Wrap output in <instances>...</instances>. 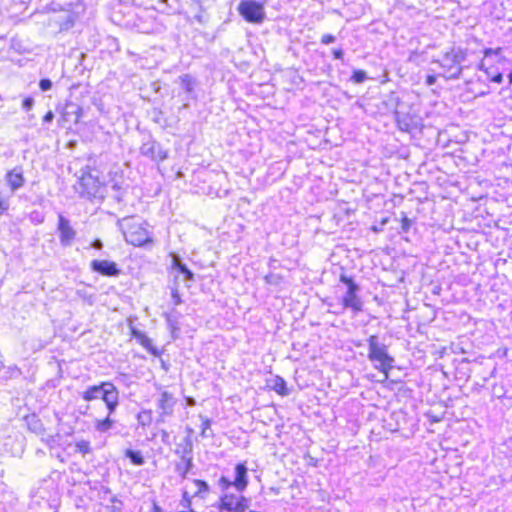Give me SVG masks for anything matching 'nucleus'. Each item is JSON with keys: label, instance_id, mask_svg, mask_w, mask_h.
Listing matches in <instances>:
<instances>
[{"label": "nucleus", "instance_id": "nucleus-41", "mask_svg": "<svg viewBox=\"0 0 512 512\" xmlns=\"http://www.w3.org/2000/svg\"><path fill=\"white\" fill-rule=\"evenodd\" d=\"M53 119H54V113H53L52 111H48V112L44 115V117H43V121H44V122H47V123L52 122V121H53Z\"/></svg>", "mask_w": 512, "mask_h": 512}, {"label": "nucleus", "instance_id": "nucleus-36", "mask_svg": "<svg viewBox=\"0 0 512 512\" xmlns=\"http://www.w3.org/2000/svg\"><path fill=\"white\" fill-rule=\"evenodd\" d=\"M335 41V37L331 34H325L321 38V43L324 45H328L330 43H333Z\"/></svg>", "mask_w": 512, "mask_h": 512}, {"label": "nucleus", "instance_id": "nucleus-33", "mask_svg": "<svg viewBox=\"0 0 512 512\" xmlns=\"http://www.w3.org/2000/svg\"><path fill=\"white\" fill-rule=\"evenodd\" d=\"M411 224H412V221L404 216L401 220V229L404 231V232H408V230L410 229L411 227Z\"/></svg>", "mask_w": 512, "mask_h": 512}, {"label": "nucleus", "instance_id": "nucleus-32", "mask_svg": "<svg viewBox=\"0 0 512 512\" xmlns=\"http://www.w3.org/2000/svg\"><path fill=\"white\" fill-rule=\"evenodd\" d=\"M39 87L42 91H48L52 88V82L50 79H41L39 82Z\"/></svg>", "mask_w": 512, "mask_h": 512}, {"label": "nucleus", "instance_id": "nucleus-3", "mask_svg": "<svg viewBox=\"0 0 512 512\" xmlns=\"http://www.w3.org/2000/svg\"><path fill=\"white\" fill-rule=\"evenodd\" d=\"M240 15L250 23H262L265 19V11L263 3L254 0H245L240 2L238 6Z\"/></svg>", "mask_w": 512, "mask_h": 512}, {"label": "nucleus", "instance_id": "nucleus-58", "mask_svg": "<svg viewBox=\"0 0 512 512\" xmlns=\"http://www.w3.org/2000/svg\"><path fill=\"white\" fill-rule=\"evenodd\" d=\"M167 435H168L167 432L163 431V437L167 438Z\"/></svg>", "mask_w": 512, "mask_h": 512}, {"label": "nucleus", "instance_id": "nucleus-12", "mask_svg": "<svg viewBox=\"0 0 512 512\" xmlns=\"http://www.w3.org/2000/svg\"><path fill=\"white\" fill-rule=\"evenodd\" d=\"M247 471L248 469L244 463H239L235 467V479L233 481V486L239 492L244 491L248 485Z\"/></svg>", "mask_w": 512, "mask_h": 512}, {"label": "nucleus", "instance_id": "nucleus-49", "mask_svg": "<svg viewBox=\"0 0 512 512\" xmlns=\"http://www.w3.org/2000/svg\"><path fill=\"white\" fill-rule=\"evenodd\" d=\"M133 335L135 336V338L140 342L142 337H145L146 335L139 331V330H133Z\"/></svg>", "mask_w": 512, "mask_h": 512}, {"label": "nucleus", "instance_id": "nucleus-2", "mask_svg": "<svg viewBox=\"0 0 512 512\" xmlns=\"http://www.w3.org/2000/svg\"><path fill=\"white\" fill-rule=\"evenodd\" d=\"M467 58V50L458 48H452L450 51L445 52L442 57L438 60V63L444 69L448 79H459L464 67L461 63Z\"/></svg>", "mask_w": 512, "mask_h": 512}, {"label": "nucleus", "instance_id": "nucleus-1", "mask_svg": "<svg viewBox=\"0 0 512 512\" xmlns=\"http://www.w3.org/2000/svg\"><path fill=\"white\" fill-rule=\"evenodd\" d=\"M368 359L375 363V368L387 375L393 368L394 358L388 354L387 346L379 341L378 336L368 338Z\"/></svg>", "mask_w": 512, "mask_h": 512}, {"label": "nucleus", "instance_id": "nucleus-45", "mask_svg": "<svg viewBox=\"0 0 512 512\" xmlns=\"http://www.w3.org/2000/svg\"><path fill=\"white\" fill-rule=\"evenodd\" d=\"M56 437H59V434H57L56 436H49L45 442L50 446L52 447L55 443H56Z\"/></svg>", "mask_w": 512, "mask_h": 512}, {"label": "nucleus", "instance_id": "nucleus-54", "mask_svg": "<svg viewBox=\"0 0 512 512\" xmlns=\"http://www.w3.org/2000/svg\"><path fill=\"white\" fill-rule=\"evenodd\" d=\"M508 78H509V83L512 84V69H511V72L508 75Z\"/></svg>", "mask_w": 512, "mask_h": 512}, {"label": "nucleus", "instance_id": "nucleus-27", "mask_svg": "<svg viewBox=\"0 0 512 512\" xmlns=\"http://www.w3.org/2000/svg\"><path fill=\"white\" fill-rule=\"evenodd\" d=\"M367 79V73L364 70H355L351 76V80L356 83H362Z\"/></svg>", "mask_w": 512, "mask_h": 512}, {"label": "nucleus", "instance_id": "nucleus-25", "mask_svg": "<svg viewBox=\"0 0 512 512\" xmlns=\"http://www.w3.org/2000/svg\"><path fill=\"white\" fill-rule=\"evenodd\" d=\"M201 420H202V425H201V433L200 435L203 437V438H209V437H212L213 436V433L212 431L210 430V427H211V420L208 419L207 417H203V416H200Z\"/></svg>", "mask_w": 512, "mask_h": 512}, {"label": "nucleus", "instance_id": "nucleus-56", "mask_svg": "<svg viewBox=\"0 0 512 512\" xmlns=\"http://www.w3.org/2000/svg\"><path fill=\"white\" fill-rule=\"evenodd\" d=\"M192 1H193V2H195V3H196V4H198V5H201V4H202V2H203V0H192Z\"/></svg>", "mask_w": 512, "mask_h": 512}, {"label": "nucleus", "instance_id": "nucleus-8", "mask_svg": "<svg viewBox=\"0 0 512 512\" xmlns=\"http://www.w3.org/2000/svg\"><path fill=\"white\" fill-rule=\"evenodd\" d=\"M79 186V193L87 198L97 197L100 194V182L91 174L82 175L79 179Z\"/></svg>", "mask_w": 512, "mask_h": 512}, {"label": "nucleus", "instance_id": "nucleus-47", "mask_svg": "<svg viewBox=\"0 0 512 512\" xmlns=\"http://www.w3.org/2000/svg\"><path fill=\"white\" fill-rule=\"evenodd\" d=\"M397 121H398L399 126H400V128H401L402 130H408V127H409L408 123H406L405 121L401 120V119L399 118V116H397Z\"/></svg>", "mask_w": 512, "mask_h": 512}, {"label": "nucleus", "instance_id": "nucleus-24", "mask_svg": "<svg viewBox=\"0 0 512 512\" xmlns=\"http://www.w3.org/2000/svg\"><path fill=\"white\" fill-rule=\"evenodd\" d=\"M180 81L183 89L187 93H191L194 89L195 81L189 74H184L180 76Z\"/></svg>", "mask_w": 512, "mask_h": 512}, {"label": "nucleus", "instance_id": "nucleus-52", "mask_svg": "<svg viewBox=\"0 0 512 512\" xmlns=\"http://www.w3.org/2000/svg\"><path fill=\"white\" fill-rule=\"evenodd\" d=\"M478 69H479V70H482V71H484V72H485V69H487V68L485 67V65H484V62H483V61L479 63V65H478Z\"/></svg>", "mask_w": 512, "mask_h": 512}, {"label": "nucleus", "instance_id": "nucleus-34", "mask_svg": "<svg viewBox=\"0 0 512 512\" xmlns=\"http://www.w3.org/2000/svg\"><path fill=\"white\" fill-rule=\"evenodd\" d=\"M33 105H34V100H33V98H31V97H27V98H25V99L23 100V102H22V107H23L25 110H27V111L31 110V109H32V107H33Z\"/></svg>", "mask_w": 512, "mask_h": 512}, {"label": "nucleus", "instance_id": "nucleus-59", "mask_svg": "<svg viewBox=\"0 0 512 512\" xmlns=\"http://www.w3.org/2000/svg\"><path fill=\"white\" fill-rule=\"evenodd\" d=\"M160 1L163 2V3H166L168 0H160Z\"/></svg>", "mask_w": 512, "mask_h": 512}, {"label": "nucleus", "instance_id": "nucleus-28", "mask_svg": "<svg viewBox=\"0 0 512 512\" xmlns=\"http://www.w3.org/2000/svg\"><path fill=\"white\" fill-rule=\"evenodd\" d=\"M501 52H502V48L501 47H498L496 49H493V48H486L484 49L483 53H484V57H489L491 55H496V56H499L500 59L499 61H505V57L501 55Z\"/></svg>", "mask_w": 512, "mask_h": 512}, {"label": "nucleus", "instance_id": "nucleus-9", "mask_svg": "<svg viewBox=\"0 0 512 512\" xmlns=\"http://www.w3.org/2000/svg\"><path fill=\"white\" fill-rule=\"evenodd\" d=\"M90 268L93 272L108 277H117L121 273L118 265L115 262L109 260H93L90 263Z\"/></svg>", "mask_w": 512, "mask_h": 512}, {"label": "nucleus", "instance_id": "nucleus-35", "mask_svg": "<svg viewBox=\"0 0 512 512\" xmlns=\"http://www.w3.org/2000/svg\"><path fill=\"white\" fill-rule=\"evenodd\" d=\"M137 418H138L139 423L142 426L147 425V423H149V421H150V418L146 413H139Z\"/></svg>", "mask_w": 512, "mask_h": 512}, {"label": "nucleus", "instance_id": "nucleus-44", "mask_svg": "<svg viewBox=\"0 0 512 512\" xmlns=\"http://www.w3.org/2000/svg\"><path fill=\"white\" fill-rule=\"evenodd\" d=\"M343 50L342 49H335L333 50V56L335 59H343Z\"/></svg>", "mask_w": 512, "mask_h": 512}, {"label": "nucleus", "instance_id": "nucleus-4", "mask_svg": "<svg viewBox=\"0 0 512 512\" xmlns=\"http://www.w3.org/2000/svg\"><path fill=\"white\" fill-rule=\"evenodd\" d=\"M250 506V501L244 496L225 493L221 496L217 508L219 511L245 512Z\"/></svg>", "mask_w": 512, "mask_h": 512}, {"label": "nucleus", "instance_id": "nucleus-48", "mask_svg": "<svg viewBox=\"0 0 512 512\" xmlns=\"http://www.w3.org/2000/svg\"><path fill=\"white\" fill-rule=\"evenodd\" d=\"M133 335L135 336V338L140 342L142 337H145L146 335L139 331V330H133Z\"/></svg>", "mask_w": 512, "mask_h": 512}, {"label": "nucleus", "instance_id": "nucleus-30", "mask_svg": "<svg viewBox=\"0 0 512 512\" xmlns=\"http://www.w3.org/2000/svg\"><path fill=\"white\" fill-rule=\"evenodd\" d=\"M76 447L78 448L79 452L86 454L90 452V445L87 441H80L76 444Z\"/></svg>", "mask_w": 512, "mask_h": 512}, {"label": "nucleus", "instance_id": "nucleus-23", "mask_svg": "<svg viewBox=\"0 0 512 512\" xmlns=\"http://www.w3.org/2000/svg\"><path fill=\"white\" fill-rule=\"evenodd\" d=\"M139 343L145 349H147L152 355L160 356V354H161L160 350L153 345L152 340L148 336L142 337V339Z\"/></svg>", "mask_w": 512, "mask_h": 512}, {"label": "nucleus", "instance_id": "nucleus-26", "mask_svg": "<svg viewBox=\"0 0 512 512\" xmlns=\"http://www.w3.org/2000/svg\"><path fill=\"white\" fill-rule=\"evenodd\" d=\"M273 389L280 395L285 396L288 395V390L286 388V383L283 378L277 377L274 380Z\"/></svg>", "mask_w": 512, "mask_h": 512}, {"label": "nucleus", "instance_id": "nucleus-16", "mask_svg": "<svg viewBox=\"0 0 512 512\" xmlns=\"http://www.w3.org/2000/svg\"><path fill=\"white\" fill-rule=\"evenodd\" d=\"M102 400L105 404L119 403V392L113 383L106 382V388L104 390Z\"/></svg>", "mask_w": 512, "mask_h": 512}, {"label": "nucleus", "instance_id": "nucleus-38", "mask_svg": "<svg viewBox=\"0 0 512 512\" xmlns=\"http://www.w3.org/2000/svg\"><path fill=\"white\" fill-rule=\"evenodd\" d=\"M490 80L494 83L500 84L503 82V75L500 72H496L493 76H491Z\"/></svg>", "mask_w": 512, "mask_h": 512}, {"label": "nucleus", "instance_id": "nucleus-43", "mask_svg": "<svg viewBox=\"0 0 512 512\" xmlns=\"http://www.w3.org/2000/svg\"><path fill=\"white\" fill-rule=\"evenodd\" d=\"M119 403H109V404H106L107 406V409L109 411V414L108 416L110 417V415L116 410L117 406H118Z\"/></svg>", "mask_w": 512, "mask_h": 512}, {"label": "nucleus", "instance_id": "nucleus-5", "mask_svg": "<svg viewBox=\"0 0 512 512\" xmlns=\"http://www.w3.org/2000/svg\"><path fill=\"white\" fill-rule=\"evenodd\" d=\"M124 237L128 243L134 246H143L152 242L148 232L140 224H129L124 231Z\"/></svg>", "mask_w": 512, "mask_h": 512}, {"label": "nucleus", "instance_id": "nucleus-14", "mask_svg": "<svg viewBox=\"0 0 512 512\" xmlns=\"http://www.w3.org/2000/svg\"><path fill=\"white\" fill-rule=\"evenodd\" d=\"M342 303L345 308H350L354 312L362 311L363 302L358 294L345 293L342 298Z\"/></svg>", "mask_w": 512, "mask_h": 512}, {"label": "nucleus", "instance_id": "nucleus-6", "mask_svg": "<svg viewBox=\"0 0 512 512\" xmlns=\"http://www.w3.org/2000/svg\"><path fill=\"white\" fill-rule=\"evenodd\" d=\"M57 232L62 247H69L76 238L77 232L71 226L70 220L62 214L58 215Z\"/></svg>", "mask_w": 512, "mask_h": 512}, {"label": "nucleus", "instance_id": "nucleus-46", "mask_svg": "<svg viewBox=\"0 0 512 512\" xmlns=\"http://www.w3.org/2000/svg\"><path fill=\"white\" fill-rule=\"evenodd\" d=\"M73 22L74 21H73L71 15L69 14L68 18H67V21L64 24V27H61V29H69L73 25Z\"/></svg>", "mask_w": 512, "mask_h": 512}, {"label": "nucleus", "instance_id": "nucleus-15", "mask_svg": "<svg viewBox=\"0 0 512 512\" xmlns=\"http://www.w3.org/2000/svg\"><path fill=\"white\" fill-rule=\"evenodd\" d=\"M105 388H106V382H102L100 385L90 386L87 388L86 391L83 392L82 398L85 401L102 399Z\"/></svg>", "mask_w": 512, "mask_h": 512}, {"label": "nucleus", "instance_id": "nucleus-60", "mask_svg": "<svg viewBox=\"0 0 512 512\" xmlns=\"http://www.w3.org/2000/svg\"><path fill=\"white\" fill-rule=\"evenodd\" d=\"M267 0H263V3H265Z\"/></svg>", "mask_w": 512, "mask_h": 512}, {"label": "nucleus", "instance_id": "nucleus-18", "mask_svg": "<svg viewBox=\"0 0 512 512\" xmlns=\"http://www.w3.org/2000/svg\"><path fill=\"white\" fill-rule=\"evenodd\" d=\"M173 267L185 276V280L194 281L193 272L181 262L178 256L173 258Z\"/></svg>", "mask_w": 512, "mask_h": 512}, {"label": "nucleus", "instance_id": "nucleus-29", "mask_svg": "<svg viewBox=\"0 0 512 512\" xmlns=\"http://www.w3.org/2000/svg\"><path fill=\"white\" fill-rule=\"evenodd\" d=\"M194 483L197 487V494H200L202 492L207 493L209 491L208 484L203 480H194Z\"/></svg>", "mask_w": 512, "mask_h": 512}, {"label": "nucleus", "instance_id": "nucleus-53", "mask_svg": "<svg viewBox=\"0 0 512 512\" xmlns=\"http://www.w3.org/2000/svg\"><path fill=\"white\" fill-rule=\"evenodd\" d=\"M427 83H428V84H430V85H431L432 83H434V77H433V76H428V77H427Z\"/></svg>", "mask_w": 512, "mask_h": 512}, {"label": "nucleus", "instance_id": "nucleus-31", "mask_svg": "<svg viewBox=\"0 0 512 512\" xmlns=\"http://www.w3.org/2000/svg\"><path fill=\"white\" fill-rule=\"evenodd\" d=\"M111 502L114 504L112 507H111V510L110 512H121L122 510V502L117 499V497H112L111 498Z\"/></svg>", "mask_w": 512, "mask_h": 512}, {"label": "nucleus", "instance_id": "nucleus-57", "mask_svg": "<svg viewBox=\"0 0 512 512\" xmlns=\"http://www.w3.org/2000/svg\"><path fill=\"white\" fill-rule=\"evenodd\" d=\"M167 435H168L167 432L163 431V437L167 438Z\"/></svg>", "mask_w": 512, "mask_h": 512}, {"label": "nucleus", "instance_id": "nucleus-11", "mask_svg": "<svg viewBox=\"0 0 512 512\" xmlns=\"http://www.w3.org/2000/svg\"><path fill=\"white\" fill-rule=\"evenodd\" d=\"M5 180L12 192L18 190L25 183V178L23 176L22 169L20 167H16L8 171L5 176Z\"/></svg>", "mask_w": 512, "mask_h": 512}, {"label": "nucleus", "instance_id": "nucleus-20", "mask_svg": "<svg viewBox=\"0 0 512 512\" xmlns=\"http://www.w3.org/2000/svg\"><path fill=\"white\" fill-rule=\"evenodd\" d=\"M340 281L342 283H344L345 285H347V291L346 293H351V294H358V292L360 291V287L358 284H356L352 278L348 277L347 275L345 274H341L340 276Z\"/></svg>", "mask_w": 512, "mask_h": 512}, {"label": "nucleus", "instance_id": "nucleus-19", "mask_svg": "<svg viewBox=\"0 0 512 512\" xmlns=\"http://www.w3.org/2000/svg\"><path fill=\"white\" fill-rule=\"evenodd\" d=\"M192 467V458L181 459V462L176 464L175 470L182 476V478H186L187 473L192 469Z\"/></svg>", "mask_w": 512, "mask_h": 512}, {"label": "nucleus", "instance_id": "nucleus-55", "mask_svg": "<svg viewBox=\"0 0 512 512\" xmlns=\"http://www.w3.org/2000/svg\"><path fill=\"white\" fill-rule=\"evenodd\" d=\"M154 512H161V508L158 506H154Z\"/></svg>", "mask_w": 512, "mask_h": 512}, {"label": "nucleus", "instance_id": "nucleus-22", "mask_svg": "<svg viewBox=\"0 0 512 512\" xmlns=\"http://www.w3.org/2000/svg\"><path fill=\"white\" fill-rule=\"evenodd\" d=\"M114 424V420L111 419L109 416H107L105 419L103 420H97L96 421V424H95V428L98 432L100 433H105L107 432L109 429L112 428Z\"/></svg>", "mask_w": 512, "mask_h": 512}, {"label": "nucleus", "instance_id": "nucleus-10", "mask_svg": "<svg viewBox=\"0 0 512 512\" xmlns=\"http://www.w3.org/2000/svg\"><path fill=\"white\" fill-rule=\"evenodd\" d=\"M175 404L176 400L170 392L164 391L161 393L160 398L157 401L161 421H164V417L171 416L173 414Z\"/></svg>", "mask_w": 512, "mask_h": 512}, {"label": "nucleus", "instance_id": "nucleus-7", "mask_svg": "<svg viewBox=\"0 0 512 512\" xmlns=\"http://www.w3.org/2000/svg\"><path fill=\"white\" fill-rule=\"evenodd\" d=\"M140 153L154 162H162L168 158V151L160 143L152 139L141 145Z\"/></svg>", "mask_w": 512, "mask_h": 512}, {"label": "nucleus", "instance_id": "nucleus-40", "mask_svg": "<svg viewBox=\"0 0 512 512\" xmlns=\"http://www.w3.org/2000/svg\"><path fill=\"white\" fill-rule=\"evenodd\" d=\"M220 483L223 485V488L228 489L229 487L233 486V481L231 482L225 477H221Z\"/></svg>", "mask_w": 512, "mask_h": 512}, {"label": "nucleus", "instance_id": "nucleus-42", "mask_svg": "<svg viewBox=\"0 0 512 512\" xmlns=\"http://www.w3.org/2000/svg\"><path fill=\"white\" fill-rule=\"evenodd\" d=\"M91 246H92L93 248L97 249V250H100V249H102V248H103V243H102V241H101L100 239H95V240L92 242Z\"/></svg>", "mask_w": 512, "mask_h": 512}, {"label": "nucleus", "instance_id": "nucleus-37", "mask_svg": "<svg viewBox=\"0 0 512 512\" xmlns=\"http://www.w3.org/2000/svg\"><path fill=\"white\" fill-rule=\"evenodd\" d=\"M279 279L280 276L276 274H270L265 277L266 282L269 284H277Z\"/></svg>", "mask_w": 512, "mask_h": 512}, {"label": "nucleus", "instance_id": "nucleus-17", "mask_svg": "<svg viewBox=\"0 0 512 512\" xmlns=\"http://www.w3.org/2000/svg\"><path fill=\"white\" fill-rule=\"evenodd\" d=\"M193 442L188 436L184 439V444L179 445V449L176 450L177 454H181V459L192 458Z\"/></svg>", "mask_w": 512, "mask_h": 512}, {"label": "nucleus", "instance_id": "nucleus-39", "mask_svg": "<svg viewBox=\"0 0 512 512\" xmlns=\"http://www.w3.org/2000/svg\"><path fill=\"white\" fill-rule=\"evenodd\" d=\"M172 299L175 305H178L181 303V298L177 290L172 291Z\"/></svg>", "mask_w": 512, "mask_h": 512}, {"label": "nucleus", "instance_id": "nucleus-13", "mask_svg": "<svg viewBox=\"0 0 512 512\" xmlns=\"http://www.w3.org/2000/svg\"><path fill=\"white\" fill-rule=\"evenodd\" d=\"M82 116V108L74 103L66 104L64 111L62 113V118L64 121H68L73 117V122L78 123Z\"/></svg>", "mask_w": 512, "mask_h": 512}, {"label": "nucleus", "instance_id": "nucleus-50", "mask_svg": "<svg viewBox=\"0 0 512 512\" xmlns=\"http://www.w3.org/2000/svg\"><path fill=\"white\" fill-rule=\"evenodd\" d=\"M485 73L489 79H491V76H493L496 72L492 71L491 68L485 69Z\"/></svg>", "mask_w": 512, "mask_h": 512}, {"label": "nucleus", "instance_id": "nucleus-51", "mask_svg": "<svg viewBox=\"0 0 512 512\" xmlns=\"http://www.w3.org/2000/svg\"><path fill=\"white\" fill-rule=\"evenodd\" d=\"M187 404L189 406H194L196 404V402L193 398H187Z\"/></svg>", "mask_w": 512, "mask_h": 512}, {"label": "nucleus", "instance_id": "nucleus-21", "mask_svg": "<svg viewBox=\"0 0 512 512\" xmlns=\"http://www.w3.org/2000/svg\"><path fill=\"white\" fill-rule=\"evenodd\" d=\"M125 456L130 459V461L137 466H141L145 463L144 457L142 456L140 451H135L132 449H127L125 451Z\"/></svg>", "mask_w": 512, "mask_h": 512}]
</instances>
